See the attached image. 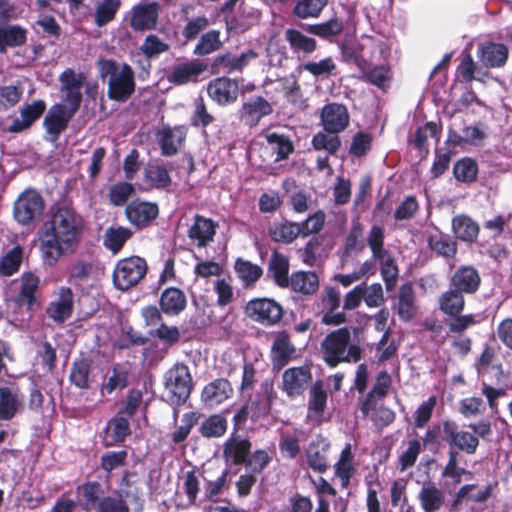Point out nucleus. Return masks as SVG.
Returning <instances> with one entry per match:
<instances>
[{
  "label": "nucleus",
  "instance_id": "nucleus-15",
  "mask_svg": "<svg viewBox=\"0 0 512 512\" xmlns=\"http://www.w3.org/2000/svg\"><path fill=\"white\" fill-rule=\"evenodd\" d=\"M207 93L219 105L234 103L239 94V81L225 76L218 77L209 82Z\"/></svg>",
  "mask_w": 512,
  "mask_h": 512
},
{
  "label": "nucleus",
  "instance_id": "nucleus-2",
  "mask_svg": "<svg viewBox=\"0 0 512 512\" xmlns=\"http://www.w3.org/2000/svg\"><path fill=\"white\" fill-rule=\"evenodd\" d=\"M98 68L102 78H108L109 99L118 102L127 101L135 91L133 69L126 63H117L111 59L99 60Z\"/></svg>",
  "mask_w": 512,
  "mask_h": 512
},
{
  "label": "nucleus",
  "instance_id": "nucleus-62",
  "mask_svg": "<svg viewBox=\"0 0 512 512\" xmlns=\"http://www.w3.org/2000/svg\"><path fill=\"white\" fill-rule=\"evenodd\" d=\"M128 369L121 364H116L112 369V374L109 376L107 383L103 385L102 390L107 393H112L116 389H123L128 385Z\"/></svg>",
  "mask_w": 512,
  "mask_h": 512
},
{
  "label": "nucleus",
  "instance_id": "nucleus-24",
  "mask_svg": "<svg viewBox=\"0 0 512 512\" xmlns=\"http://www.w3.org/2000/svg\"><path fill=\"white\" fill-rule=\"evenodd\" d=\"M296 348L286 331L276 334L271 347V361L275 367H284L295 355Z\"/></svg>",
  "mask_w": 512,
  "mask_h": 512
},
{
  "label": "nucleus",
  "instance_id": "nucleus-3",
  "mask_svg": "<svg viewBox=\"0 0 512 512\" xmlns=\"http://www.w3.org/2000/svg\"><path fill=\"white\" fill-rule=\"evenodd\" d=\"M351 335L347 327L329 333L321 343L323 359L330 367L341 362H358L362 351L358 344L350 342Z\"/></svg>",
  "mask_w": 512,
  "mask_h": 512
},
{
  "label": "nucleus",
  "instance_id": "nucleus-49",
  "mask_svg": "<svg viewBox=\"0 0 512 512\" xmlns=\"http://www.w3.org/2000/svg\"><path fill=\"white\" fill-rule=\"evenodd\" d=\"M220 37L221 32L219 30L212 29L205 32L199 38L193 53L197 56H205L220 50L223 45Z\"/></svg>",
  "mask_w": 512,
  "mask_h": 512
},
{
  "label": "nucleus",
  "instance_id": "nucleus-10",
  "mask_svg": "<svg viewBox=\"0 0 512 512\" xmlns=\"http://www.w3.org/2000/svg\"><path fill=\"white\" fill-rule=\"evenodd\" d=\"M160 4L158 2H139L130 10L129 25L135 32L156 30L159 24Z\"/></svg>",
  "mask_w": 512,
  "mask_h": 512
},
{
  "label": "nucleus",
  "instance_id": "nucleus-45",
  "mask_svg": "<svg viewBox=\"0 0 512 512\" xmlns=\"http://www.w3.org/2000/svg\"><path fill=\"white\" fill-rule=\"evenodd\" d=\"M465 306L463 293L451 288L443 292L439 297V309L448 316L461 314Z\"/></svg>",
  "mask_w": 512,
  "mask_h": 512
},
{
  "label": "nucleus",
  "instance_id": "nucleus-36",
  "mask_svg": "<svg viewBox=\"0 0 512 512\" xmlns=\"http://www.w3.org/2000/svg\"><path fill=\"white\" fill-rule=\"evenodd\" d=\"M159 136L162 154L172 156L178 152L179 146L185 140L186 130L181 126L174 128L165 127L159 132Z\"/></svg>",
  "mask_w": 512,
  "mask_h": 512
},
{
  "label": "nucleus",
  "instance_id": "nucleus-12",
  "mask_svg": "<svg viewBox=\"0 0 512 512\" xmlns=\"http://www.w3.org/2000/svg\"><path fill=\"white\" fill-rule=\"evenodd\" d=\"M350 124V114L347 107L341 103L325 104L320 111V125L327 132L341 133Z\"/></svg>",
  "mask_w": 512,
  "mask_h": 512
},
{
  "label": "nucleus",
  "instance_id": "nucleus-51",
  "mask_svg": "<svg viewBox=\"0 0 512 512\" xmlns=\"http://www.w3.org/2000/svg\"><path fill=\"white\" fill-rule=\"evenodd\" d=\"M344 29V23L339 18H332L328 21L308 25L307 30L322 39L330 40L332 37H335Z\"/></svg>",
  "mask_w": 512,
  "mask_h": 512
},
{
  "label": "nucleus",
  "instance_id": "nucleus-43",
  "mask_svg": "<svg viewBox=\"0 0 512 512\" xmlns=\"http://www.w3.org/2000/svg\"><path fill=\"white\" fill-rule=\"evenodd\" d=\"M85 510L98 509V503L105 497V490L98 482H87L77 488Z\"/></svg>",
  "mask_w": 512,
  "mask_h": 512
},
{
  "label": "nucleus",
  "instance_id": "nucleus-21",
  "mask_svg": "<svg viewBox=\"0 0 512 512\" xmlns=\"http://www.w3.org/2000/svg\"><path fill=\"white\" fill-rule=\"evenodd\" d=\"M481 277L477 269L473 266H460L450 278L452 288L463 294H473L480 286Z\"/></svg>",
  "mask_w": 512,
  "mask_h": 512
},
{
  "label": "nucleus",
  "instance_id": "nucleus-35",
  "mask_svg": "<svg viewBox=\"0 0 512 512\" xmlns=\"http://www.w3.org/2000/svg\"><path fill=\"white\" fill-rule=\"evenodd\" d=\"M250 449L251 443L247 439L233 434L225 442L223 454L234 464H242L246 462Z\"/></svg>",
  "mask_w": 512,
  "mask_h": 512
},
{
  "label": "nucleus",
  "instance_id": "nucleus-33",
  "mask_svg": "<svg viewBox=\"0 0 512 512\" xmlns=\"http://www.w3.org/2000/svg\"><path fill=\"white\" fill-rule=\"evenodd\" d=\"M418 499L424 512H438L445 502L444 492L435 483H425L419 493Z\"/></svg>",
  "mask_w": 512,
  "mask_h": 512
},
{
  "label": "nucleus",
  "instance_id": "nucleus-54",
  "mask_svg": "<svg viewBox=\"0 0 512 512\" xmlns=\"http://www.w3.org/2000/svg\"><path fill=\"white\" fill-rule=\"evenodd\" d=\"M226 429V419L219 414H214L202 422L199 432L205 438H216L224 435Z\"/></svg>",
  "mask_w": 512,
  "mask_h": 512
},
{
  "label": "nucleus",
  "instance_id": "nucleus-7",
  "mask_svg": "<svg viewBox=\"0 0 512 512\" xmlns=\"http://www.w3.org/2000/svg\"><path fill=\"white\" fill-rule=\"evenodd\" d=\"M245 315L265 327L273 326L283 317L282 306L272 298H253L244 307Z\"/></svg>",
  "mask_w": 512,
  "mask_h": 512
},
{
  "label": "nucleus",
  "instance_id": "nucleus-60",
  "mask_svg": "<svg viewBox=\"0 0 512 512\" xmlns=\"http://www.w3.org/2000/svg\"><path fill=\"white\" fill-rule=\"evenodd\" d=\"M359 79L373 84L381 89H385L391 80L390 69L387 66L381 65L369 69L364 72L363 75L359 76Z\"/></svg>",
  "mask_w": 512,
  "mask_h": 512
},
{
  "label": "nucleus",
  "instance_id": "nucleus-14",
  "mask_svg": "<svg viewBox=\"0 0 512 512\" xmlns=\"http://www.w3.org/2000/svg\"><path fill=\"white\" fill-rule=\"evenodd\" d=\"M61 90L65 93L64 102L68 108L77 112L82 101L81 88L85 77L82 73H75L72 69H66L59 77Z\"/></svg>",
  "mask_w": 512,
  "mask_h": 512
},
{
  "label": "nucleus",
  "instance_id": "nucleus-61",
  "mask_svg": "<svg viewBox=\"0 0 512 512\" xmlns=\"http://www.w3.org/2000/svg\"><path fill=\"white\" fill-rule=\"evenodd\" d=\"M120 7V0H103L96 8L95 23L102 27L112 21Z\"/></svg>",
  "mask_w": 512,
  "mask_h": 512
},
{
  "label": "nucleus",
  "instance_id": "nucleus-39",
  "mask_svg": "<svg viewBox=\"0 0 512 512\" xmlns=\"http://www.w3.org/2000/svg\"><path fill=\"white\" fill-rule=\"evenodd\" d=\"M396 311L403 321H410L416 314L415 295L411 284L400 287L397 297Z\"/></svg>",
  "mask_w": 512,
  "mask_h": 512
},
{
  "label": "nucleus",
  "instance_id": "nucleus-23",
  "mask_svg": "<svg viewBox=\"0 0 512 512\" xmlns=\"http://www.w3.org/2000/svg\"><path fill=\"white\" fill-rule=\"evenodd\" d=\"M205 69L206 65L199 60L182 62L172 67L168 80L176 85L194 82Z\"/></svg>",
  "mask_w": 512,
  "mask_h": 512
},
{
  "label": "nucleus",
  "instance_id": "nucleus-40",
  "mask_svg": "<svg viewBox=\"0 0 512 512\" xmlns=\"http://www.w3.org/2000/svg\"><path fill=\"white\" fill-rule=\"evenodd\" d=\"M452 230L455 236L464 242H474L479 234V225L467 215H457L452 219Z\"/></svg>",
  "mask_w": 512,
  "mask_h": 512
},
{
  "label": "nucleus",
  "instance_id": "nucleus-30",
  "mask_svg": "<svg viewBox=\"0 0 512 512\" xmlns=\"http://www.w3.org/2000/svg\"><path fill=\"white\" fill-rule=\"evenodd\" d=\"M46 105L42 100H36L21 108L20 117L15 118L8 127L9 132L17 133L29 128L45 111Z\"/></svg>",
  "mask_w": 512,
  "mask_h": 512
},
{
  "label": "nucleus",
  "instance_id": "nucleus-32",
  "mask_svg": "<svg viewBox=\"0 0 512 512\" xmlns=\"http://www.w3.org/2000/svg\"><path fill=\"white\" fill-rule=\"evenodd\" d=\"M288 288L302 295H313L319 289V278L312 271L293 272L288 282Z\"/></svg>",
  "mask_w": 512,
  "mask_h": 512
},
{
  "label": "nucleus",
  "instance_id": "nucleus-46",
  "mask_svg": "<svg viewBox=\"0 0 512 512\" xmlns=\"http://www.w3.org/2000/svg\"><path fill=\"white\" fill-rule=\"evenodd\" d=\"M269 235L275 242L291 243L301 233L299 224L292 222H275L269 227Z\"/></svg>",
  "mask_w": 512,
  "mask_h": 512
},
{
  "label": "nucleus",
  "instance_id": "nucleus-42",
  "mask_svg": "<svg viewBox=\"0 0 512 512\" xmlns=\"http://www.w3.org/2000/svg\"><path fill=\"white\" fill-rule=\"evenodd\" d=\"M508 58V48L501 43H487L481 47L480 60L487 67H502Z\"/></svg>",
  "mask_w": 512,
  "mask_h": 512
},
{
  "label": "nucleus",
  "instance_id": "nucleus-18",
  "mask_svg": "<svg viewBox=\"0 0 512 512\" xmlns=\"http://www.w3.org/2000/svg\"><path fill=\"white\" fill-rule=\"evenodd\" d=\"M159 214L157 204L134 200L125 208L127 220L137 228L148 226Z\"/></svg>",
  "mask_w": 512,
  "mask_h": 512
},
{
  "label": "nucleus",
  "instance_id": "nucleus-28",
  "mask_svg": "<svg viewBox=\"0 0 512 512\" xmlns=\"http://www.w3.org/2000/svg\"><path fill=\"white\" fill-rule=\"evenodd\" d=\"M23 410V395L8 387H0V420H10Z\"/></svg>",
  "mask_w": 512,
  "mask_h": 512
},
{
  "label": "nucleus",
  "instance_id": "nucleus-57",
  "mask_svg": "<svg viewBox=\"0 0 512 512\" xmlns=\"http://www.w3.org/2000/svg\"><path fill=\"white\" fill-rule=\"evenodd\" d=\"M107 431L113 443L124 441L126 436L130 434L129 417L118 413L109 421Z\"/></svg>",
  "mask_w": 512,
  "mask_h": 512
},
{
  "label": "nucleus",
  "instance_id": "nucleus-26",
  "mask_svg": "<svg viewBox=\"0 0 512 512\" xmlns=\"http://www.w3.org/2000/svg\"><path fill=\"white\" fill-rule=\"evenodd\" d=\"M273 112L272 105L262 96H253L242 104L241 118L246 124L255 126L262 117Z\"/></svg>",
  "mask_w": 512,
  "mask_h": 512
},
{
  "label": "nucleus",
  "instance_id": "nucleus-6",
  "mask_svg": "<svg viewBox=\"0 0 512 512\" xmlns=\"http://www.w3.org/2000/svg\"><path fill=\"white\" fill-rule=\"evenodd\" d=\"M145 259L132 256L117 262L113 271V283L119 290L125 291L136 286L146 275Z\"/></svg>",
  "mask_w": 512,
  "mask_h": 512
},
{
  "label": "nucleus",
  "instance_id": "nucleus-38",
  "mask_svg": "<svg viewBox=\"0 0 512 512\" xmlns=\"http://www.w3.org/2000/svg\"><path fill=\"white\" fill-rule=\"evenodd\" d=\"M365 227L358 220H353L346 235L343 256H350L352 253H361L365 249Z\"/></svg>",
  "mask_w": 512,
  "mask_h": 512
},
{
  "label": "nucleus",
  "instance_id": "nucleus-64",
  "mask_svg": "<svg viewBox=\"0 0 512 512\" xmlns=\"http://www.w3.org/2000/svg\"><path fill=\"white\" fill-rule=\"evenodd\" d=\"M145 176L156 188H166L171 184L169 169L158 164L149 165L146 168Z\"/></svg>",
  "mask_w": 512,
  "mask_h": 512
},
{
  "label": "nucleus",
  "instance_id": "nucleus-48",
  "mask_svg": "<svg viewBox=\"0 0 512 512\" xmlns=\"http://www.w3.org/2000/svg\"><path fill=\"white\" fill-rule=\"evenodd\" d=\"M390 384L391 378L389 374L386 371L380 372L377 377L376 384L361 404V412L364 416H368L370 414L374 397L377 396L379 398H383L387 394Z\"/></svg>",
  "mask_w": 512,
  "mask_h": 512
},
{
  "label": "nucleus",
  "instance_id": "nucleus-55",
  "mask_svg": "<svg viewBox=\"0 0 512 512\" xmlns=\"http://www.w3.org/2000/svg\"><path fill=\"white\" fill-rule=\"evenodd\" d=\"M23 259V250L16 246L4 254L0 259V273L4 276H11L16 273Z\"/></svg>",
  "mask_w": 512,
  "mask_h": 512
},
{
  "label": "nucleus",
  "instance_id": "nucleus-13",
  "mask_svg": "<svg viewBox=\"0 0 512 512\" xmlns=\"http://www.w3.org/2000/svg\"><path fill=\"white\" fill-rule=\"evenodd\" d=\"M258 57V53L252 49H248L240 55L232 52H225L217 55L212 63V68L217 73L231 74L235 72L241 73L250 62Z\"/></svg>",
  "mask_w": 512,
  "mask_h": 512
},
{
  "label": "nucleus",
  "instance_id": "nucleus-34",
  "mask_svg": "<svg viewBox=\"0 0 512 512\" xmlns=\"http://www.w3.org/2000/svg\"><path fill=\"white\" fill-rule=\"evenodd\" d=\"M326 403L327 393L324 391L321 383L317 382L310 390L307 420L320 424L323 421Z\"/></svg>",
  "mask_w": 512,
  "mask_h": 512
},
{
  "label": "nucleus",
  "instance_id": "nucleus-27",
  "mask_svg": "<svg viewBox=\"0 0 512 512\" xmlns=\"http://www.w3.org/2000/svg\"><path fill=\"white\" fill-rule=\"evenodd\" d=\"M284 39L288 43L291 52L298 57L309 56L317 49V41L313 37L307 36L294 28L285 30Z\"/></svg>",
  "mask_w": 512,
  "mask_h": 512
},
{
  "label": "nucleus",
  "instance_id": "nucleus-9",
  "mask_svg": "<svg viewBox=\"0 0 512 512\" xmlns=\"http://www.w3.org/2000/svg\"><path fill=\"white\" fill-rule=\"evenodd\" d=\"M442 440L446 442L451 449L458 450L472 455L479 446V439L469 431L459 430V425L450 419L442 422Z\"/></svg>",
  "mask_w": 512,
  "mask_h": 512
},
{
  "label": "nucleus",
  "instance_id": "nucleus-20",
  "mask_svg": "<svg viewBox=\"0 0 512 512\" xmlns=\"http://www.w3.org/2000/svg\"><path fill=\"white\" fill-rule=\"evenodd\" d=\"M217 227L218 224L212 219L197 214L188 229L187 235L197 247L204 248L214 241Z\"/></svg>",
  "mask_w": 512,
  "mask_h": 512
},
{
  "label": "nucleus",
  "instance_id": "nucleus-41",
  "mask_svg": "<svg viewBox=\"0 0 512 512\" xmlns=\"http://www.w3.org/2000/svg\"><path fill=\"white\" fill-rule=\"evenodd\" d=\"M234 270L245 288L253 287L263 275V269L259 265L242 258L236 259Z\"/></svg>",
  "mask_w": 512,
  "mask_h": 512
},
{
  "label": "nucleus",
  "instance_id": "nucleus-52",
  "mask_svg": "<svg viewBox=\"0 0 512 512\" xmlns=\"http://www.w3.org/2000/svg\"><path fill=\"white\" fill-rule=\"evenodd\" d=\"M266 140L271 146L272 152L276 154L275 161L287 159L294 151L292 141L285 135L270 133L266 135Z\"/></svg>",
  "mask_w": 512,
  "mask_h": 512
},
{
  "label": "nucleus",
  "instance_id": "nucleus-31",
  "mask_svg": "<svg viewBox=\"0 0 512 512\" xmlns=\"http://www.w3.org/2000/svg\"><path fill=\"white\" fill-rule=\"evenodd\" d=\"M289 268L288 257L276 250L273 251L268 262L267 273L278 287L288 288V282L290 280V276L288 275Z\"/></svg>",
  "mask_w": 512,
  "mask_h": 512
},
{
  "label": "nucleus",
  "instance_id": "nucleus-4",
  "mask_svg": "<svg viewBox=\"0 0 512 512\" xmlns=\"http://www.w3.org/2000/svg\"><path fill=\"white\" fill-rule=\"evenodd\" d=\"M366 241L372 255L378 260L386 290H394L398 282L399 268L393 255L384 246V228L380 225H372L366 235Z\"/></svg>",
  "mask_w": 512,
  "mask_h": 512
},
{
  "label": "nucleus",
  "instance_id": "nucleus-11",
  "mask_svg": "<svg viewBox=\"0 0 512 512\" xmlns=\"http://www.w3.org/2000/svg\"><path fill=\"white\" fill-rule=\"evenodd\" d=\"M311 380V369L308 366L291 367L282 374L281 390L289 398H295L305 392Z\"/></svg>",
  "mask_w": 512,
  "mask_h": 512
},
{
  "label": "nucleus",
  "instance_id": "nucleus-16",
  "mask_svg": "<svg viewBox=\"0 0 512 512\" xmlns=\"http://www.w3.org/2000/svg\"><path fill=\"white\" fill-rule=\"evenodd\" d=\"M76 111L64 104L53 105L44 118L43 125L50 135V141L55 142L59 135L67 128L68 122Z\"/></svg>",
  "mask_w": 512,
  "mask_h": 512
},
{
  "label": "nucleus",
  "instance_id": "nucleus-53",
  "mask_svg": "<svg viewBox=\"0 0 512 512\" xmlns=\"http://www.w3.org/2000/svg\"><path fill=\"white\" fill-rule=\"evenodd\" d=\"M302 68L316 78L327 79L335 74L337 66L332 57H327L319 61H308Z\"/></svg>",
  "mask_w": 512,
  "mask_h": 512
},
{
  "label": "nucleus",
  "instance_id": "nucleus-56",
  "mask_svg": "<svg viewBox=\"0 0 512 512\" xmlns=\"http://www.w3.org/2000/svg\"><path fill=\"white\" fill-rule=\"evenodd\" d=\"M326 5L327 0H300L294 6L293 12L300 19L316 18Z\"/></svg>",
  "mask_w": 512,
  "mask_h": 512
},
{
  "label": "nucleus",
  "instance_id": "nucleus-37",
  "mask_svg": "<svg viewBox=\"0 0 512 512\" xmlns=\"http://www.w3.org/2000/svg\"><path fill=\"white\" fill-rule=\"evenodd\" d=\"M232 393L230 382L220 378L208 383L202 391V400L209 406L225 401Z\"/></svg>",
  "mask_w": 512,
  "mask_h": 512
},
{
  "label": "nucleus",
  "instance_id": "nucleus-22",
  "mask_svg": "<svg viewBox=\"0 0 512 512\" xmlns=\"http://www.w3.org/2000/svg\"><path fill=\"white\" fill-rule=\"evenodd\" d=\"M426 242L428 249L438 257L451 260L457 254V242L450 235L437 229L427 233Z\"/></svg>",
  "mask_w": 512,
  "mask_h": 512
},
{
  "label": "nucleus",
  "instance_id": "nucleus-44",
  "mask_svg": "<svg viewBox=\"0 0 512 512\" xmlns=\"http://www.w3.org/2000/svg\"><path fill=\"white\" fill-rule=\"evenodd\" d=\"M39 285V278L32 273H24L21 276V289L16 301L20 306H26L31 310L35 305V292Z\"/></svg>",
  "mask_w": 512,
  "mask_h": 512
},
{
  "label": "nucleus",
  "instance_id": "nucleus-59",
  "mask_svg": "<svg viewBox=\"0 0 512 512\" xmlns=\"http://www.w3.org/2000/svg\"><path fill=\"white\" fill-rule=\"evenodd\" d=\"M90 370V360L81 359L79 361L74 362L70 373V381L80 389L88 388Z\"/></svg>",
  "mask_w": 512,
  "mask_h": 512
},
{
  "label": "nucleus",
  "instance_id": "nucleus-17",
  "mask_svg": "<svg viewBox=\"0 0 512 512\" xmlns=\"http://www.w3.org/2000/svg\"><path fill=\"white\" fill-rule=\"evenodd\" d=\"M74 305V294L69 287L58 289L56 298L46 308L47 316L56 323H63L71 317Z\"/></svg>",
  "mask_w": 512,
  "mask_h": 512
},
{
  "label": "nucleus",
  "instance_id": "nucleus-25",
  "mask_svg": "<svg viewBox=\"0 0 512 512\" xmlns=\"http://www.w3.org/2000/svg\"><path fill=\"white\" fill-rule=\"evenodd\" d=\"M491 494L492 488L490 485L479 488L476 484H465L456 492L451 503V509L459 510L463 503H467L469 501L473 503H484L491 497Z\"/></svg>",
  "mask_w": 512,
  "mask_h": 512
},
{
  "label": "nucleus",
  "instance_id": "nucleus-47",
  "mask_svg": "<svg viewBox=\"0 0 512 512\" xmlns=\"http://www.w3.org/2000/svg\"><path fill=\"white\" fill-rule=\"evenodd\" d=\"M311 144L314 150L326 151L329 155H336L342 145L339 133L327 132L324 129L313 136Z\"/></svg>",
  "mask_w": 512,
  "mask_h": 512
},
{
  "label": "nucleus",
  "instance_id": "nucleus-8",
  "mask_svg": "<svg viewBox=\"0 0 512 512\" xmlns=\"http://www.w3.org/2000/svg\"><path fill=\"white\" fill-rule=\"evenodd\" d=\"M44 207V200L36 190H25L14 203V218L18 223L28 225L42 215Z\"/></svg>",
  "mask_w": 512,
  "mask_h": 512
},
{
  "label": "nucleus",
  "instance_id": "nucleus-19",
  "mask_svg": "<svg viewBox=\"0 0 512 512\" xmlns=\"http://www.w3.org/2000/svg\"><path fill=\"white\" fill-rule=\"evenodd\" d=\"M277 393L274 390L273 381L266 379L263 381L256 392L255 397L251 400L249 406L251 411V417L258 419L265 417L270 413L272 403L276 398Z\"/></svg>",
  "mask_w": 512,
  "mask_h": 512
},
{
  "label": "nucleus",
  "instance_id": "nucleus-29",
  "mask_svg": "<svg viewBox=\"0 0 512 512\" xmlns=\"http://www.w3.org/2000/svg\"><path fill=\"white\" fill-rule=\"evenodd\" d=\"M159 305L163 314L177 316L185 310L187 298L181 289L169 287L161 293Z\"/></svg>",
  "mask_w": 512,
  "mask_h": 512
},
{
  "label": "nucleus",
  "instance_id": "nucleus-5",
  "mask_svg": "<svg viewBox=\"0 0 512 512\" xmlns=\"http://www.w3.org/2000/svg\"><path fill=\"white\" fill-rule=\"evenodd\" d=\"M193 387L190 370L185 364H175L164 375V393L166 400L176 406L184 404Z\"/></svg>",
  "mask_w": 512,
  "mask_h": 512
},
{
  "label": "nucleus",
  "instance_id": "nucleus-58",
  "mask_svg": "<svg viewBox=\"0 0 512 512\" xmlns=\"http://www.w3.org/2000/svg\"><path fill=\"white\" fill-rule=\"evenodd\" d=\"M353 455L350 447L347 446L341 453L339 461L335 464V473L341 480L342 487H347L353 475Z\"/></svg>",
  "mask_w": 512,
  "mask_h": 512
},
{
  "label": "nucleus",
  "instance_id": "nucleus-1",
  "mask_svg": "<svg viewBox=\"0 0 512 512\" xmlns=\"http://www.w3.org/2000/svg\"><path fill=\"white\" fill-rule=\"evenodd\" d=\"M85 227L83 216L72 206L63 204L52 208L40 229L39 249L44 263L52 267L62 256L74 253Z\"/></svg>",
  "mask_w": 512,
  "mask_h": 512
},
{
  "label": "nucleus",
  "instance_id": "nucleus-50",
  "mask_svg": "<svg viewBox=\"0 0 512 512\" xmlns=\"http://www.w3.org/2000/svg\"><path fill=\"white\" fill-rule=\"evenodd\" d=\"M132 236V231L129 228L118 226L109 227L104 234V245L107 249L114 254L118 253L125 242Z\"/></svg>",
  "mask_w": 512,
  "mask_h": 512
},
{
  "label": "nucleus",
  "instance_id": "nucleus-63",
  "mask_svg": "<svg viewBox=\"0 0 512 512\" xmlns=\"http://www.w3.org/2000/svg\"><path fill=\"white\" fill-rule=\"evenodd\" d=\"M478 172L477 164L470 158H464L456 162L453 167V174L458 181L472 182Z\"/></svg>",
  "mask_w": 512,
  "mask_h": 512
}]
</instances>
